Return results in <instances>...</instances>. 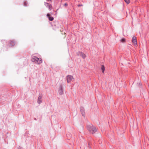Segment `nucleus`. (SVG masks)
Instances as JSON below:
<instances>
[{"instance_id":"23","label":"nucleus","mask_w":149,"mask_h":149,"mask_svg":"<svg viewBox=\"0 0 149 149\" xmlns=\"http://www.w3.org/2000/svg\"><path fill=\"white\" fill-rule=\"evenodd\" d=\"M2 41H5V40H2Z\"/></svg>"},{"instance_id":"7","label":"nucleus","mask_w":149,"mask_h":149,"mask_svg":"<svg viewBox=\"0 0 149 149\" xmlns=\"http://www.w3.org/2000/svg\"><path fill=\"white\" fill-rule=\"evenodd\" d=\"M132 41L135 46L137 45V41L136 38L135 36H133L132 37Z\"/></svg>"},{"instance_id":"18","label":"nucleus","mask_w":149,"mask_h":149,"mask_svg":"<svg viewBox=\"0 0 149 149\" xmlns=\"http://www.w3.org/2000/svg\"><path fill=\"white\" fill-rule=\"evenodd\" d=\"M47 16L49 17H50V14L49 13H47Z\"/></svg>"},{"instance_id":"19","label":"nucleus","mask_w":149,"mask_h":149,"mask_svg":"<svg viewBox=\"0 0 149 149\" xmlns=\"http://www.w3.org/2000/svg\"><path fill=\"white\" fill-rule=\"evenodd\" d=\"M68 5V4L66 3H65L64 5V6H67Z\"/></svg>"},{"instance_id":"4","label":"nucleus","mask_w":149,"mask_h":149,"mask_svg":"<svg viewBox=\"0 0 149 149\" xmlns=\"http://www.w3.org/2000/svg\"><path fill=\"white\" fill-rule=\"evenodd\" d=\"M39 96H38V104H40L42 102V95L41 93H39Z\"/></svg>"},{"instance_id":"9","label":"nucleus","mask_w":149,"mask_h":149,"mask_svg":"<svg viewBox=\"0 0 149 149\" xmlns=\"http://www.w3.org/2000/svg\"><path fill=\"white\" fill-rule=\"evenodd\" d=\"M81 56L84 59L86 57V55L85 54L83 53V52H82L81 53V55L80 56Z\"/></svg>"},{"instance_id":"2","label":"nucleus","mask_w":149,"mask_h":149,"mask_svg":"<svg viewBox=\"0 0 149 149\" xmlns=\"http://www.w3.org/2000/svg\"><path fill=\"white\" fill-rule=\"evenodd\" d=\"M31 61L32 62L39 64L41 63L42 62L41 58H38L36 56H33L31 59Z\"/></svg>"},{"instance_id":"5","label":"nucleus","mask_w":149,"mask_h":149,"mask_svg":"<svg viewBox=\"0 0 149 149\" xmlns=\"http://www.w3.org/2000/svg\"><path fill=\"white\" fill-rule=\"evenodd\" d=\"M80 111L81 113V114H82V116L84 117H85V110H84V108L82 107H80Z\"/></svg>"},{"instance_id":"15","label":"nucleus","mask_w":149,"mask_h":149,"mask_svg":"<svg viewBox=\"0 0 149 149\" xmlns=\"http://www.w3.org/2000/svg\"><path fill=\"white\" fill-rule=\"evenodd\" d=\"M27 4H28V3L26 1H24V6H27Z\"/></svg>"},{"instance_id":"12","label":"nucleus","mask_w":149,"mask_h":149,"mask_svg":"<svg viewBox=\"0 0 149 149\" xmlns=\"http://www.w3.org/2000/svg\"><path fill=\"white\" fill-rule=\"evenodd\" d=\"M49 4H50L48 3L44 2V5L47 7H48Z\"/></svg>"},{"instance_id":"16","label":"nucleus","mask_w":149,"mask_h":149,"mask_svg":"<svg viewBox=\"0 0 149 149\" xmlns=\"http://www.w3.org/2000/svg\"><path fill=\"white\" fill-rule=\"evenodd\" d=\"M120 41H121V42H124L125 41V39L124 38H123Z\"/></svg>"},{"instance_id":"8","label":"nucleus","mask_w":149,"mask_h":149,"mask_svg":"<svg viewBox=\"0 0 149 149\" xmlns=\"http://www.w3.org/2000/svg\"><path fill=\"white\" fill-rule=\"evenodd\" d=\"M73 77L71 75H68L67 77V82L68 83L71 82Z\"/></svg>"},{"instance_id":"3","label":"nucleus","mask_w":149,"mask_h":149,"mask_svg":"<svg viewBox=\"0 0 149 149\" xmlns=\"http://www.w3.org/2000/svg\"><path fill=\"white\" fill-rule=\"evenodd\" d=\"M58 93L60 95H62L63 94V87L62 84H61L59 86Z\"/></svg>"},{"instance_id":"10","label":"nucleus","mask_w":149,"mask_h":149,"mask_svg":"<svg viewBox=\"0 0 149 149\" xmlns=\"http://www.w3.org/2000/svg\"><path fill=\"white\" fill-rule=\"evenodd\" d=\"M101 70H102V72L104 73L105 70V68L104 66L103 65H102L101 66Z\"/></svg>"},{"instance_id":"14","label":"nucleus","mask_w":149,"mask_h":149,"mask_svg":"<svg viewBox=\"0 0 149 149\" xmlns=\"http://www.w3.org/2000/svg\"><path fill=\"white\" fill-rule=\"evenodd\" d=\"M49 9V10H51L52 8V6L50 4L49 6L48 7Z\"/></svg>"},{"instance_id":"1","label":"nucleus","mask_w":149,"mask_h":149,"mask_svg":"<svg viewBox=\"0 0 149 149\" xmlns=\"http://www.w3.org/2000/svg\"><path fill=\"white\" fill-rule=\"evenodd\" d=\"M87 129L88 131L90 133L92 134L95 133L97 131L96 128L93 126L92 124H91L87 125Z\"/></svg>"},{"instance_id":"20","label":"nucleus","mask_w":149,"mask_h":149,"mask_svg":"<svg viewBox=\"0 0 149 149\" xmlns=\"http://www.w3.org/2000/svg\"><path fill=\"white\" fill-rule=\"evenodd\" d=\"M83 6V5L80 4L78 5V6L80 7V6Z\"/></svg>"},{"instance_id":"6","label":"nucleus","mask_w":149,"mask_h":149,"mask_svg":"<svg viewBox=\"0 0 149 149\" xmlns=\"http://www.w3.org/2000/svg\"><path fill=\"white\" fill-rule=\"evenodd\" d=\"M9 43L10 46L13 47L15 45L16 42L14 40H10L9 41Z\"/></svg>"},{"instance_id":"21","label":"nucleus","mask_w":149,"mask_h":149,"mask_svg":"<svg viewBox=\"0 0 149 149\" xmlns=\"http://www.w3.org/2000/svg\"><path fill=\"white\" fill-rule=\"evenodd\" d=\"M52 0H47V1H51Z\"/></svg>"},{"instance_id":"17","label":"nucleus","mask_w":149,"mask_h":149,"mask_svg":"<svg viewBox=\"0 0 149 149\" xmlns=\"http://www.w3.org/2000/svg\"><path fill=\"white\" fill-rule=\"evenodd\" d=\"M124 1L127 4H128L130 3L129 0H124Z\"/></svg>"},{"instance_id":"22","label":"nucleus","mask_w":149,"mask_h":149,"mask_svg":"<svg viewBox=\"0 0 149 149\" xmlns=\"http://www.w3.org/2000/svg\"><path fill=\"white\" fill-rule=\"evenodd\" d=\"M34 119L35 120H37V119H36V118H34Z\"/></svg>"},{"instance_id":"11","label":"nucleus","mask_w":149,"mask_h":149,"mask_svg":"<svg viewBox=\"0 0 149 149\" xmlns=\"http://www.w3.org/2000/svg\"><path fill=\"white\" fill-rule=\"evenodd\" d=\"M49 20L50 21H52L54 20V18L52 16L49 17L48 18Z\"/></svg>"},{"instance_id":"13","label":"nucleus","mask_w":149,"mask_h":149,"mask_svg":"<svg viewBox=\"0 0 149 149\" xmlns=\"http://www.w3.org/2000/svg\"><path fill=\"white\" fill-rule=\"evenodd\" d=\"M81 53H82L81 52L79 51L77 53V56H80L81 55Z\"/></svg>"}]
</instances>
